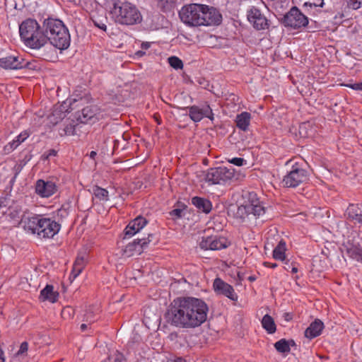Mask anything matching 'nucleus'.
I'll return each mask as SVG.
<instances>
[{"mask_svg":"<svg viewBox=\"0 0 362 362\" xmlns=\"http://www.w3.org/2000/svg\"><path fill=\"white\" fill-rule=\"evenodd\" d=\"M276 350L279 353H288L291 349L288 347L287 340L281 339L274 344Z\"/></svg>","mask_w":362,"mask_h":362,"instance_id":"f704fd0d","label":"nucleus"},{"mask_svg":"<svg viewBox=\"0 0 362 362\" xmlns=\"http://www.w3.org/2000/svg\"><path fill=\"white\" fill-rule=\"evenodd\" d=\"M213 287L218 294L223 295L233 301L238 300V295L235 292L232 286L223 281L220 278H216L214 281Z\"/></svg>","mask_w":362,"mask_h":362,"instance_id":"4468645a","label":"nucleus"},{"mask_svg":"<svg viewBox=\"0 0 362 362\" xmlns=\"http://www.w3.org/2000/svg\"><path fill=\"white\" fill-rule=\"evenodd\" d=\"M93 194L96 198L102 201L108 200V191L98 186L93 187Z\"/></svg>","mask_w":362,"mask_h":362,"instance_id":"72a5a7b5","label":"nucleus"},{"mask_svg":"<svg viewBox=\"0 0 362 362\" xmlns=\"http://www.w3.org/2000/svg\"><path fill=\"white\" fill-rule=\"evenodd\" d=\"M315 6V7H322L324 5V0H309L305 2L304 6Z\"/></svg>","mask_w":362,"mask_h":362,"instance_id":"79ce46f5","label":"nucleus"},{"mask_svg":"<svg viewBox=\"0 0 362 362\" xmlns=\"http://www.w3.org/2000/svg\"><path fill=\"white\" fill-rule=\"evenodd\" d=\"M33 156L30 153L26 154L24 158L17 163L13 170L15 171L14 178L18 175V173L22 170L23 167L31 160Z\"/></svg>","mask_w":362,"mask_h":362,"instance_id":"2f4dec72","label":"nucleus"},{"mask_svg":"<svg viewBox=\"0 0 362 362\" xmlns=\"http://www.w3.org/2000/svg\"><path fill=\"white\" fill-rule=\"evenodd\" d=\"M292 162V160H289L287 163H290Z\"/></svg>","mask_w":362,"mask_h":362,"instance_id":"774afa93","label":"nucleus"},{"mask_svg":"<svg viewBox=\"0 0 362 362\" xmlns=\"http://www.w3.org/2000/svg\"><path fill=\"white\" fill-rule=\"evenodd\" d=\"M112 2L110 14L116 23L133 25L142 21V16L135 5L121 0H112Z\"/></svg>","mask_w":362,"mask_h":362,"instance_id":"7ed1b4c3","label":"nucleus"},{"mask_svg":"<svg viewBox=\"0 0 362 362\" xmlns=\"http://www.w3.org/2000/svg\"><path fill=\"white\" fill-rule=\"evenodd\" d=\"M247 16L249 22L256 30H261L269 28L268 20L257 8L252 7L247 11Z\"/></svg>","mask_w":362,"mask_h":362,"instance_id":"ddd939ff","label":"nucleus"},{"mask_svg":"<svg viewBox=\"0 0 362 362\" xmlns=\"http://www.w3.org/2000/svg\"><path fill=\"white\" fill-rule=\"evenodd\" d=\"M98 109L95 105H90L84 107L81 110L75 112V118L81 123H87L93 120L98 114Z\"/></svg>","mask_w":362,"mask_h":362,"instance_id":"412c9836","label":"nucleus"},{"mask_svg":"<svg viewBox=\"0 0 362 362\" xmlns=\"http://www.w3.org/2000/svg\"><path fill=\"white\" fill-rule=\"evenodd\" d=\"M344 215L349 221H354L355 223L362 224V210L358 205L350 204Z\"/></svg>","mask_w":362,"mask_h":362,"instance_id":"b1692460","label":"nucleus"},{"mask_svg":"<svg viewBox=\"0 0 362 362\" xmlns=\"http://www.w3.org/2000/svg\"><path fill=\"white\" fill-rule=\"evenodd\" d=\"M192 204L197 209L198 211L209 214L212 209L211 202L206 198L194 197L192 198Z\"/></svg>","mask_w":362,"mask_h":362,"instance_id":"393cba45","label":"nucleus"},{"mask_svg":"<svg viewBox=\"0 0 362 362\" xmlns=\"http://www.w3.org/2000/svg\"><path fill=\"white\" fill-rule=\"evenodd\" d=\"M57 151L54 149H49L47 153L42 155V160H48L51 156H56Z\"/></svg>","mask_w":362,"mask_h":362,"instance_id":"c03bdc74","label":"nucleus"},{"mask_svg":"<svg viewBox=\"0 0 362 362\" xmlns=\"http://www.w3.org/2000/svg\"><path fill=\"white\" fill-rule=\"evenodd\" d=\"M19 33L25 45L32 49H40L46 45L47 37L44 35L42 25L33 18H27L20 24Z\"/></svg>","mask_w":362,"mask_h":362,"instance_id":"20e7f679","label":"nucleus"},{"mask_svg":"<svg viewBox=\"0 0 362 362\" xmlns=\"http://www.w3.org/2000/svg\"><path fill=\"white\" fill-rule=\"evenodd\" d=\"M28 342L23 341L21 344L20 349H19L17 354L20 355V354H23L25 353L28 351Z\"/></svg>","mask_w":362,"mask_h":362,"instance_id":"a18cd8bd","label":"nucleus"},{"mask_svg":"<svg viewBox=\"0 0 362 362\" xmlns=\"http://www.w3.org/2000/svg\"><path fill=\"white\" fill-rule=\"evenodd\" d=\"M87 100L86 98H83V97H80L78 98H72L70 100L69 103V109L71 110L78 107L79 106L83 105V103Z\"/></svg>","mask_w":362,"mask_h":362,"instance_id":"4c0bfd02","label":"nucleus"},{"mask_svg":"<svg viewBox=\"0 0 362 362\" xmlns=\"http://www.w3.org/2000/svg\"><path fill=\"white\" fill-rule=\"evenodd\" d=\"M168 362H186L182 357H176L175 358H170Z\"/></svg>","mask_w":362,"mask_h":362,"instance_id":"8fccbe9b","label":"nucleus"},{"mask_svg":"<svg viewBox=\"0 0 362 362\" xmlns=\"http://www.w3.org/2000/svg\"><path fill=\"white\" fill-rule=\"evenodd\" d=\"M359 83H360V86H361V90H362V81H361V82H359Z\"/></svg>","mask_w":362,"mask_h":362,"instance_id":"338daca9","label":"nucleus"},{"mask_svg":"<svg viewBox=\"0 0 362 362\" xmlns=\"http://www.w3.org/2000/svg\"><path fill=\"white\" fill-rule=\"evenodd\" d=\"M28 136L29 134L27 132H22L16 137V139L13 140L12 142L8 143V144L5 146V148H8V150H14L20 144L24 141L28 137Z\"/></svg>","mask_w":362,"mask_h":362,"instance_id":"7c9ffc66","label":"nucleus"},{"mask_svg":"<svg viewBox=\"0 0 362 362\" xmlns=\"http://www.w3.org/2000/svg\"><path fill=\"white\" fill-rule=\"evenodd\" d=\"M42 30L47 37L46 45L49 42L50 45L60 50L68 49L70 45V34L64 23L57 18L47 17L42 22Z\"/></svg>","mask_w":362,"mask_h":362,"instance_id":"f03ea898","label":"nucleus"},{"mask_svg":"<svg viewBox=\"0 0 362 362\" xmlns=\"http://www.w3.org/2000/svg\"><path fill=\"white\" fill-rule=\"evenodd\" d=\"M204 11L205 9H201V11L202 12H199V18H200V20H199V22L197 23V25L196 26H200V25H203V23L202 22L203 20H204Z\"/></svg>","mask_w":362,"mask_h":362,"instance_id":"de8ad7c7","label":"nucleus"},{"mask_svg":"<svg viewBox=\"0 0 362 362\" xmlns=\"http://www.w3.org/2000/svg\"><path fill=\"white\" fill-rule=\"evenodd\" d=\"M323 329V322L319 319H315L305 330V337L310 339L315 338L321 334Z\"/></svg>","mask_w":362,"mask_h":362,"instance_id":"5701e85b","label":"nucleus"},{"mask_svg":"<svg viewBox=\"0 0 362 362\" xmlns=\"http://www.w3.org/2000/svg\"><path fill=\"white\" fill-rule=\"evenodd\" d=\"M230 242L224 237L211 235L203 237L199 243L200 248L203 250H218L227 248Z\"/></svg>","mask_w":362,"mask_h":362,"instance_id":"9d476101","label":"nucleus"},{"mask_svg":"<svg viewBox=\"0 0 362 362\" xmlns=\"http://www.w3.org/2000/svg\"><path fill=\"white\" fill-rule=\"evenodd\" d=\"M86 264V258L84 257H77L73 265L70 278L76 279L83 271Z\"/></svg>","mask_w":362,"mask_h":362,"instance_id":"cd10ccee","label":"nucleus"},{"mask_svg":"<svg viewBox=\"0 0 362 362\" xmlns=\"http://www.w3.org/2000/svg\"><path fill=\"white\" fill-rule=\"evenodd\" d=\"M76 125L74 124V121L72 122H70L69 124H66L65 127L64 128V135H74L76 134L75 129H76Z\"/></svg>","mask_w":362,"mask_h":362,"instance_id":"ea45409f","label":"nucleus"},{"mask_svg":"<svg viewBox=\"0 0 362 362\" xmlns=\"http://www.w3.org/2000/svg\"><path fill=\"white\" fill-rule=\"evenodd\" d=\"M97 156V153L96 151H92L90 154H89V156L91 159H95V156Z\"/></svg>","mask_w":362,"mask_h":362,"instance_id":"6e6d98bb","label":"nucleus"},{"mask_svg":"<svg viewBox=\"0 0 362 362\" xmlns=\"http://www.w3.org/2000/svg\"><path fill=\"white\" fill-rule=\"evenodd\" d=\"M37 228V233L39 236L49 238L54 237L59 232L60 225L50 218L42 217Z\"/></svg>","mask_w":362,"mask_h":362,"instance_id":"f8f14e48","label":"nucleus"},{"mask_svg":"<svg viewBox=\"0 0 362 362\" xmlns=\"http://www.w3.org/2000/svg\"><path fill=\"white\" fill-rule=\"evenodd\" d=\"M362 6V0H348V6L354 10L360 8Z\"/></svg>","mask_w":362,"mask_h":362,"instance_id":"a19ab883","label":"nucleus"},{"mask_svg":"<svg viewBox=\"0 0 362 362\" xmlns=\"http://www.w3.org/2000/svg\"><path fill=\"white\" fill-rule=\"evenodd\" d=\"M262 325L269 334H274L276 330L274 319L268 314L265 315L262 317Z\"/></svg>","mask_w":362,"mask_h":362,"instance_id":"c85d7f7f","label":"nucleus"},{"mask_svg":"<svg viewBox=\"0 0 362 362\" xmlns=\"http://www.w3.org/2000/svg\"><path fill=\"white\" fill-rule=\"evenodd\" d=\"M151 46V44L148 42H144L141 45V47L142 49H148Z\"/></svg>","mask_w":362,"mask_h":362,"instance_id":"3c124183","label":"nucleus"},{"mask_svg":"<svg viewBox=\"0 0 362 362\" xmlns=\"http://www.w3.org/2000/svg\"><path fill=\"white\" fill-rule=\"evenodd\" d=\"M251 115L247 112H243L237 115L235 118L236 126L243 132L248 130L250 124Z\"/></svg>","mask_w":362,"mask_h":362,"instance_id":"bb28decb","label":"nucleus"},{"mask_svg":"<svg viewBox=\"0 0 362 362\" xmlns=\"http://www.w3.org/2000/svg\"><path fill=\"white\" fill-rule=\"evenodd\" d=\"M230 163H232L237 166H242L247 163L246 160L243 158H233L228 160Z\"/></svg>","mask_w":362,"mask_h":362,"instance_id":"37998d69","label":"nucleus"},{"mask_svg":"<svg viewBox=\"0 0 362 362\" xmlns=\"http://www.w3.org/2000/svg\"><path fill=\"white\" fill-rule=\"evenodd\" d=\"M144 54H145V52L142 50L137 51L135 53V55H136L139 57H141L144 56Z\"/></svg>","mask_w":362,"mask_h":362,"instance_id":"4d7b16f0","label":"nucleus"},{"mask_svg":"<svg viewBox=\"0 0 362 362\" xmlns=\"http://www.w3.org/2000/svg\"><path fill=\"white\" fill-rule=\"evenodd\" d=\"M246 197L247 200H245L243 204L238 206H231L228 213L233 212L234 218L241 221H245L246 218L250 219L252 216L258 218L264 214L265 208L262 205L255 192H247Z\"/></svg>","mask_w":362,"mask_h":362,"instance_id":"39448f33","label":"nucleus"},{"mask_svg":"<svg viewBox=\"0 0 362 362\" xmlns=\"http://www.w3.org/2000/svg\"><path fill=\"white\" fill-rule=\"evenodd\" d=\"M177 208L173 209L170 211V215L175 219L180 218L183 216L184 210L187 209V206L180 202L177 204Z\"/></svg>","mask_w":362,"mask_h":362,"instance_id":"473e14b6","label":"nucleus"},{"mask_svg":"<svg viewBox=\"0 0 362 362\" xmlns=\"http://www.w3.org/2000/svg\"><path fill=\"white\" fill-rule=\"evenodd\" d=\"M183 109L189 110V117L194 122H200L204 117H207L211 121L214 119L212 110L208 104H204L202 107L192 105Z\"/></svg>","mask_w":362,"mask_h":362,"instance_id":"9b49d317","label":"nucleus"},{"mask_svg":"<svg viewBox=\"0 0 362 362\" xmlns=\"http://www.w3.org/2000/svg\"><path fill=\"white\" fill-rule=\"evenodd\" d=\"M70 311H73L72 308L71 307H67L63 309L62 314L64 315L65 313L70 314Z\"/></svg>","mask_w":362,"mask_h":362,"instance_id":"603ef678","label":"nucleus"},{"mask_svg":"<svg viewBox=\"0 0 362 362\" xmlns=\"http://www.w3.org/2000/svg\"><path fill=\"white\" fill-rule=\"evenodd\" d=\"M168 62L173 68L175 69H181L183 67L182 61L177 57L173 56L168 58Z\"/></svg>","mask_w":362,"mask_h":362,"instance_id":"e433bc0d","label":"nucleus"},{"mask_svg":"<svg viewBox=\"0 0 362 362\" xmlns=\"http://www.w3.org/2000/svg\"><path fill=\"white\" fill-rule=\"evenodd\" d=\"M153 234H148V237L146 239V242H148V244L151 243L153 240Z\"/></svg>","mask_w":362,"mask_h":362,"instance_id":"13d9d810","label":"nucleus"},{"mask_svg":"<svg viewBox=\"0 0 362 362\" xmlns=\"http://www.w3.org/2000/svg\"><path fill=\"white\" fill-rule=\"evenodd\" d=\"M308 172L300 168L297 163L292 165V169L284 177L282 183L286 187H296L309 180Z\"/></svg>","mask_w":362,"mask_h":362,"instance_id":"0eeeda50","label":"nucleus"},{"mask_svg":"<svg viewBox=\"0 0 362 362\" xmlns=\"http://www.w3.org/2000/svg\"><path fill=\"white\" fill-rule=\"evenodd\" d=\"M86 328H87V325H86V324H82V325H81V331H83H83H85V330L86 329Z\"/></svg>","mask_w":362,"mask_h":362,"instance_id":"680f3d73","label":"nucleus"},{"mask_svg":"<svg viewBox=\"0 0 362 362\" xmlns=\"http://www.w3.org/2000/svg\"><path fill=\"white\" fill-rule=\"evenodd\" d=\"M291 272L293 273H296L298 272V269L296 267H293Z\"/></svg>","mask_w":362,"mask_h":362,"instance_id":"e2e57ef3","label":"nucleus"},{"mask_svg":"<svg viewBox=\"0 0 362 362\" xmlns=\"http://www.w3.org/2000/svg\"><path fill=\"white\" fill-rule=\"evenodd\" d=\"M65 117V114L62 110H56L53 112V113L49 117L50 122L53 125H56L60 121H62Z\"/></svg>","mask_w":362,"mask_h":362,"instance_id":"c9c22d12","label":"nucleus"},{"mask_svg":"<svg viewBox=\"0 0 362 362\" xmlns=\"http://www.w3.org/2000/svg\"><path fill=\"white\" fill-rule=\"evenodd\" d=\"M89 314H90V313H88L86 314V318H87V319L89 317H88V315H89Z\"/></svg>","mask_w":362,"mask_h":362,"instance_id":"69168bd1","label":"nucleus"},{"mask_svg":"<svg viewBox=\"0 0 362 362\" xmlns=\"http://www.w3.org/2000/svg\"><path fill=\"white\" fill-rule=\"evenodd\" d=\"M42 217L40 216H30L27 214H23L21 216L20 224L25 230L30 231L31 233H37L38 226L40 224Z\"/></svg>","mask_w":362,"mask_h":362,"instance_id":"4be33fe9","label":"nucleus"},{"mask_svg":"<svg viewBox=\"0 0 362 362\" xmlns=\"http://www.w3.org/2000/svg\"><path fill=\"white\" fill-rule=\"evenodd\" d=\"M69 1H71V2H77V1H79L80 0H69Z\"/></svg>","mask_w":362,"mask_h":362,"instance_id":"0e129e2a","label":"nucleus"},{"mask_svg":"<svg viewBox=\"0 0 362 362\" xmlns=\"http://www.w3.org/2000/svg\"><path fill=\"white\" fill-rule=\"evenodd\" d=\"M147 247L148 242H146V239L137 238L127 244L125 247L122 249V255L127 257H131L134 255L135 252L140 255Z\"/></svg>","mask_w":362,"mask_h":362,"instance_id":"aec40b11","label":"nucleus"},{"mask_svg":"<svg viewBox=\"0 0 362 362\" xmlns=\"http://www.w3.org/2000/svg\"><path fill=\"white\" fill-rule=\"evenodd\" d=\"M0 362H4V351L0 348Z\"/></svg>","mask_w":362,"mask_h":362,"instance_id":"bf43d9fd","label":"nucleus"},{"mask_svg":"<svg viewBox=\"0 0 362 362\" xmlns=\"http://www.w3.org/2000/svg\"><path fill=\"white\" fill-rule=\"evenodd\" d=\"M343 247L349 257L362 263V247L357 240L355 238L349 240L344 243Z\"/></svg>","mask_w":362,"mask_h":362,"instance_id":"dca6fc26","label":"nucleus"},{"mask_svg":"<svg viewBox=\"0 0 362 362\" xmlns=\"http://www.w3.org/2000/svg\"><path fill=\"white\" fill-rule=\"evenodd\" d=\"M235 179V170L230 166L211 168L205 175V180L209 185H226Z\"/></svg>","mask_w":362,"mask_h":362,"instance_id":"423d86ee","label":"nucleus"},{"mask_svg":"<svg viewBox=\"0 0 362 362\" xmlns=\"http://www.w3.org/2000/svg\"><path fill=\"white\" fill-rule=\"evenodd\" d=\"M93 23H94L95 26H97L98 28H99L100 29H101L103 30H106L107 26H106V25L105 23H98V22H97L95 20H93Z\"/></svg>","mask_w":362,"mask_h":362,"instance_id":"09e8293b","label":"nucleus"},{"mask_svg":"<svg viewBox=\"0 0 362 362\" xmlns=\"http://www.w3.org/2000/svg\"><path fill=\"white\" fill-rule=\"evenodd\" d=\"M204 9V20L202 21L203 25L209 26L221 24L222 16L216 8L206 6V8Z\"/></svg>","mask_w":362,"mask_h":362,"instance_id":"6ab92c4d","label":"nucleus"},{"mask_svg":"<svg viewBox=\"0 0 362 362\" xmlns=\"http://www.w3.org/2000/svg\"><path fill=\"white\" fill-rule=\"evenodd\" d=\"M288 347L291 349V346H296V344L293 339L287 340Z\"/></svg>","mask_w":362,"mask_h":362,"instance_id":"864d4df0","label":"nucleus"},{"mask_svg":"<svg viewBox=\"0 0 362 362\" xmlns=\"http://www.w3.org/2000/svg\"><path fill=\"white\" fill-rule=\"evenodd\" d=\"M148 221L141 216H139L132 220L124 229V238H129L139 233L146 224Z\"/></svg>","mask_w":362,"mask_h":362,"instance_id":"a211bd4d","label":"nucleus"},{"mask_svg":"<svg viewBox=\"0 0 362 362\" xmlns=\"http://www.w3.org/2000/svg\"><path fill=\"white\" fill-rule=\"evenodd\" d=\"M250 282H252L256 280V277L255 276H250L247 279Z\"/></svg>","mask_w":362,"mask_h":362,"instance_id":"052dcab7","label":"nucleus"},{"mask_svg":"<svg viewBox=\"0 0 362 362\" xmlns=\"http://www.w3.org/2000/svg\"><path fill=\"white\" fill-rule=\"evenodd\" d=\"M285 27L293 29H300L306 27L308 24V18L297 6H293L281 20Z\"/></svg>","mask_w":362,"mask_h":362,"instance_id":"6e6552de","label":"nucleus"},{"mask_svg":"<svg viewBox=\"0 0 362 362\" xmlns=\"http://www.w3.org/2000/svg\"><path fill=\"white\" fill-rule=\"evenodd\" d=\"M28 63L19 56H8L0 59V67L5 69H21Z\"/></svg>","mask_w":362,"mask_h":362,"instance_id":"2eb2a0df","label":"nucleus"},{"mask_svg":"<svg viewBox=\"0 0 362 362\" xmlns=\"http://www.w3.org/2000/svg\"><path fill=\"white\" fill-rule=\"evenodd\" d=\"M59 293L54 291L52 285L47 284L41 291L40 299L42 301L48 300L50 303H55L57 301Z\"/></svg>","mask_w":362,"mask_h":362,"instance_id":"a878e982","label":"nucleus"},{"mask_svg":"<svg viewBox=\"0 0 362 362\" xmlns=\"http://www.w3.org/2000/svg\"><path fill=\"white\" fill-rule=\"evenodd\" d=\"M286 243L281 240L273 251V257L276 260L284 261L285 259Z\"/></svg>","mask_w":362,"mask_h":362,"instance_id":"c756f323","label":"nucleus"},{"mask_svg":"<svg viewBox=\"0 0 362 362\" xmlns=\"http://www.w3.org/2000/svg\"><path fill=\"white\" fill-rule=\"evenodd\" d=\"M57 191L55 182L38 180L35 185V192L41 197H49Z\"/></svg>","mask_w":362,"mask_h":362,"instance_id":"f3484780","label":"nucleus"},{"mask_svg":"<svg viewBox=\"0 0 362 362\" xmlns=\"http://www.w3.org/2000/svg\"><path fill=\"white\" fill-rule=\"evenodd\" d=\"M264 264L266 266V267H271V268H275L277 264L276 263H269V262H264Z\"/></svg>","mask_w":362,"mask_h":362,"instance_id":"5fc2aeb1","label":"nucleus"},{"mask_svg":"<svg viewBox=\"0 0 362 362\" xmlns=\"http://www.w3.org/2000/svg\"><path fill=\"white\" fill-rule=\"evenodd\" d=\"M345 86L347 87H349L354 90H361V87L360 86V83H350V84H346Z\"/></svg>","mask_w":362,"mask_h":362,"instance_id":"49530a36","label":"nucleus"},{"mask_svg":"<svg viewBox=\"0 0 362 362\" xmlns=\"http://www.w3.org/2000/svg\"><path fill=\"white\" fill-rule=\"evenodd\" d=\"M206 8V5L190 4L184 6L179 12L181 21L190 26H196L199 22V12L201 9Z\"/></svg>","mask_w":362,"mask_h":362,"instance_id":"1a4fd4ad","label":"nucleus"},{"mask_svg":"<svg viewBox=\"0 0 362 362\" xmlns=\"http://www.w3.org/2000/svg\"><path fill=\"white\" fill-rule=\"evenodd\" d=\"M209 307L201 298L182 296L175 298L166 313V321L172 326L193 329L201 326L207 319Z\"/></svg>","mask_w":362,"mask_h":362,"instance_id":"f257e3e1","label":"nucleus"},{"mask_svg":"<svg viewBox=\"0 0 362 362\" xmlns=\"http://www.w3.org/2000/svg\"><path fill=\"white\" fill-rule=\"evenodd\" d=\"M159 3L160 7H161L164 11L170 10L176 0H157Z\"/></svg>","mask_w":362,"mask_h":362,"instance_id":"58836bf2","label":"nucleus"}]
</instances>
